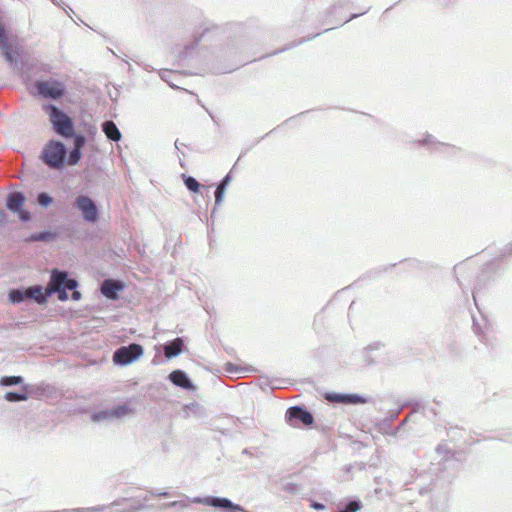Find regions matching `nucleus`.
<instances>
[{"label": "nucleus", "mask_w": 512, "mask_h": 512, "mask_svg": "<svg viewBox=\"0 0 512 512\" xmlns=\"http://www.w3.org/2000/svg\"><path fill=\"white\" fill-rule=\"evenodd\" d=\"M64 276L58 269H53L49 279V289L54 290V294L57 293L58 299L62 302L67 301L69 298V291L63 288Z\"/></svg>", "instance_id": "12"}, {"label": "nucleus", "mask_w": 512, "mask_h": 512, "mask_svg": "<svg viewBox=\"0 0 512 512\" xmlns=\"http://www.w3.org/2000/svg\"><path fill=\"white\" fill-rule=\"evenodd\" d=\"M71 299L74 301H78L81 299V293L76 289L72 291Z\"/></svg>", "instance_id": "48"}, {"label": "nucleus", "mask_w": 512, "mask_h": 512, "mask_svg": "<svg viewBox=\"0 0 512 512\" xmlns=\"http://www.w3.org/2000/svg\"><path fill=\"white\" fill-rule=\"evenodd\" d=\"M192 503L203 504L216 509L222 510L223 512H249L240 504L234 503L232 500L226 497L219 496H205V497H194L191 499Z\"/></svg>", "instance_id": "6"}, {"label": "nucleus", "mask_w": 512, "mask_h": 512, "mask_svg": "<svg viewBox=\"0 0 512 512\" xmlns=\"http://www.w3.org/2000/svg\"><path fill=\"white\" fill-rule=\"evenodd\" d=\"M66 139H73V147L82 150L86 145L87 138L84 134L76 133L73 129L72 135L65 137Z\"/></svg>", "instance_id": "27"}, {"label": "nucleus", "mask_w": 512, "mask_h": 512, "mask_svg": "<svg viewBox=\"0 0 512 512\" xmlns=\"http://www.w3.org/2000/svg\"><path fill=\"white\" fill-rule=\"evenodd\" d=\"M172 75V71L171 70H168V69H162L159 71V76L160 78L166 82L170 87L172 88H177V86L175 84H173L170 80V77Z\"/></svg>", "instance_id": "40"}, {"label": "nucleus", "mask_w": 512, "mask_h": 512, "mask_svg": "<svg viewBox=\"0 0 512 512\" xmlns=\"http://www.w3.org/2000/svg\"><path fill=\"white\" fill-rule=\"evenodd\" d=\"M26 289L29 300H33L39 305L47 304L49 298L54 294V290H50L49 285L46 289L41 285H32L26 287Z\"/></svg>", "instance_id": "14"}, {"label": "nucleus", "mask_w": 512, "mask_h": 512, "mask_svg": "<svg viewBox=\"0 0 512 512\" xmlns=\"http://www.w3.org/2000/svg\"><path fill=\"white\" fill-rule=\"evenodd\" d=\"M145 506L140 504L138 506H131V508L129 509V512H135V511H138V510H141V509H144Z\"/></svg>", "instance_id": "51"}, {"label": "nucleus", "mask_w": 512, "mask_h": 512, "mask_svg": "<svg viewBox=\"0 0 512 512\" xmlns=\"http://www.w3.org/2000/svg\"><path fill=\"white\" fill-rule=\"evenodd\" d=\"M4 399L8 402H21L29 399L27 391H9L4 395Z\"/></svg>", "instance_id": "26"}, {"label": "nucleus", "mask_w": 512, "mask_h": 512, "mask_svg": "<svg viewBox=\"0 0 512 512\" xmlns=\"http://www.w3.org/2000/svg\"><path fill=\"white\" fill-rule=\"evenodd\" d=\"M192 503L203 504L216 509L222 510L223 512H249L240 504L234 503L232 500L226 497L219 496H205V497H194L191 499Z\"/></svg>", "instance_id": "5"}, {"label": "nucleus", "mask_w": 512, "mask_h": 512, "mask_svg": "<svg viewBox=\"0 0 512 512\" xmlns=\"http://www.w3.org/2000/svg\"><path fill=\"white\" fill-rule=\"evenodd\" d=\"M225 193H226V189L220 187L219 185L216 186V190L214 193L215 194V206H219L222 203Z\"/></svg>", "instance_id": "41"}, {"label": "nucleus", "mask_w": 512, "mask_h": 512, "mask_svg": "<svg viewBox=\"0 0 512 512\" xmlns=\"http://www.w3.org/2000/svg\"><path fill=\"white\" fill-rule=\"evenodd\" d=\"M512 254V242L509 243L504 249V255Z\"/></svg>", "instance_id": "50"}, {"label": "nucleus", "mask_w": 512, "mask_h": 512, "mask_svg": "<svg viewBox=\"0 0 512 512\" xmlns=\"http://www.w3.org/2000/svg\"><path fill=\"white\" fill-rule=\"evenodd\" d=\"M6 40H8V34L3 24L0 23V44L6 46Z\"/></svg>", "instance_id": "42"}, {"label": "nucleus", "mask_w": 512, "mask_h": 512, "mask_svg": "<svg viewBox=\"0 0 512 512\" xmlns=\"http://www.w3.org/2000/svg\"><path fill=\"white\" fill-rule=\"evenodd\" d=\"M168 379L171 383H173L175 386L180 387L182 389L188 390V391H194L196 389L194 383L188 376V374L180 369L172 371Z\"/></svg>", "instance_id": "15"}, {"label": "nucleus", "mask_w": 512, "mask_h": 512, "mask_svg": "<svg viewBox=\"0 0 512 512\" xmlns=\"http://www.w3.org/2000/svg\"><path fill=\"white\" fill-rule=\"evenodd\" d=\"M226 371L229 372V373H234V372H237V368L234 364L232 363H227L226 364Z\"/></svg>", "instance_id": "49"}, {"label": "nucleus", "mask_w": 512, "mask_h": 512, "mask_svg": "<svg viewBox=\"0 0 512 512\" xmlns=\"http://www.w3.org/2000/svg\"><path fill=\"white\" fill-rule=\"evenodd\" d=\"M174 145H175V148H176L177 150H180V148H179V147H180V146H183V143H179V141H178V140H176Z\"/></svg>", "instance_id": "52"}, {"label": "nucleus", "mask_w": 512, "mask_h": 512, "mask_svg": "<svg viewBox=\"0 0 512 512\" xmlns=\"http://www.w3.org/2000/svg\"><path fill=\"white\" fill-rule=\"evenodd\" d=\"M368 10H369V8H368L366 11L362 12V13H355V14H351V15H350V17H349L348 19H346V20H344V21H339V22H337L336 26H341V25H343L344 23H346V22H348V21H351V20H353V19L358 18L360 15H362V14L366 13Z\"/></svg>", "instance_id": "44"}, {"label": "nucleus", "mask_w": 512, "mask_h": 512, "mask_svg": "<svg viewBox=\"0 0 512 512\" xmlns=\"http://www.w3.org/2000/svg\"><path fill=\"white\" fill-rule=\"evenodd\" d=\"M188 506L189 505L187 502L180 500V501L166 502V503L162 504L161 509H170V508H174V507H179L181 509H185Z\"/></svg>", "instance_id": "39"}, {"label": "nucleus", "mask_w": 512, "mask_h": 512, "mask_svg": "<svg viewBox=\"0 0 512 512\" xmlns=\"http://www.w3.org/2000/svg\"><path fill=\"white\" fill-rule=\"evenodd\" d=\"M34 88L39 97L55 101L62 99L67 91L65 84L54 78L36 80Z\"/></svg>", "instance_id": "4"}, {"label": "nucleus", "mask_w": 512, "mask_h": 512, "mask_svg": "<svg viewBox=\"0 0 512 512\" xmlns=\"http://www.w3.org/2000/svg\"><path fill=\"white\" fill-rule=\"evenodd\" d=\"M243 454H249L248 450H247V449H244V450H243Z\"/></svg>", "instance_id": "57"}, {"label": "nucleus", "mask_w": 512, "mask_h": 512, "mask_svg": "<svg viewBox=\"0 0 512 512\" xmlns=\"http://www.w3.org/2000/svg\"><path fill=\"white\" fill-rule=\"evenodd\" d=\"M42 110L48 115L53 131L57 135L63 138L72 135L75 124L68 114L52 103L43 104Z\"/></svg>", "instance_id": "3"}, {"label": "nucleus", "mask_w": 512, "mask_h": 512, "mask_svg": "<svg viewBox=\"0 0 512 512\" xmlns=\"http://www.w3.org/2000/svg\"><path fill=\"white\" fill-rule=\"evenodd\" d=\"M60 273H62L63 275H65V280L63 281V288L66 290V291H73L75 289H77L78 287V281L74 278H71L68 274V272L66 271H63V270H59Z\"/></svg>", "instance_id": "32"}, {"label": "nucleus", "mask_w": 512, "mask_h": 512, "mask_svg": "<svg viewBox=\"0 0 512 512\" xmlns=\"http://www.w3.org/2000/svg\"><path fill=\"white\" fill-rule=\"evenodd\" d=\"M200 40L201 36H195L190 43L185 44L183 48L178 52L177 57L179 61H185L191 58L196 47L199 45Z\"/></svg>", "instance_id": "19"}, {"label": "nucleus", "mask_w": 512, "mask_h": 512, "mask_svg": "<svg viewBox=\"0 0 512 512\" xmlns=\"http://www.w3.org/2000/svg\"><path fill=\"white\" fill-rule=\"evenodd\" d=\"M141 65H142V67H143L145 70H147V71H151V70H153V68H151V67H150L149 65H147V64H141Z\"/></svg>", "instance_id": "54"}, {"label": "nucleus", "mask_w": 512, "mask_h": 512, "mask_svg": "<svg viewBox=\"0 0 512 512\" xmlns=\"http://www.w3.org/2000/svg\"><path fill=\"white\" fill-rule=\"evenodd\" d=\"M490 280V273L487 270H483L476 278V283L474 285V288L472 290V296L474 299V302H477V294L481 289L485 287L486 282Z\"/></svg>", "instance_id": "22"}, {"label": "nucleus", "mask_w": 512, "mask_h": 512, "mask_svg": "<svg viewBox=\"0 0 512 512\" xmlns=\"http://www.w3.org/2000/svg\"><path fill=\"white\" fill-rule=\"evenodd\" d=\"M81 159H82V150L73 147L67 153L66 164L72 165V166L77 165L81 161Z\"/></svg>", "instance_id": "28"}, {"label": "nucleus", "mask_w": 512, "mask_h": 512, "mask_svg": "<svg viewBox=\"0 0 512 512\" xmlns=\"http://www.w3.org/2000/svg\"><path fill=\"white\" fill-rule=\"evenodd\" d=\"M367 402L368 399L360 394L347 393L346 405L365 404Z\"/></svg>", "instance_id": "33"}, {"label": "nucleus", "mask_w": 512, "mask_h": 512, "mask_svg": "<svg viewBox=\"0 0 512 512\" xmlns=\"http://www.w3.org/2000/svg\"><path fill=\"white\" fill-rule=\"evenodd\" d=\"M460 151V148L456 147L455 145H451L448 143H440V150L438 152L445 153L449 156L456 155Z\"/></svg>", "instance_id": "36"}, {"label": "nucleus", "mask_w": 512, "mask_h": 512, "mask_svg": "<svg viewBox=\"0 0 512 512\" xmlns=\"http://www.w3.org/2000/svg\"><path fill=\"white\" fill-rule=\"evenodd\" d=\"M184 341L181 337H177L163 345V352L166 358L171 359L179 356L183 352Z\"/></svg>", "instance_id": "16"}, {"label": "nucleus", "mask_w": 512, "mask_h": 512, "mask_svg": "<svg viewBox=\"0 0 512 512\" xmlns=\"http://www.w3.org/2000/svg\"><path fill=\"white\" fill-rule=\"evenodd\" d=\"M362 503L359 499L349 500L342 508L337 512H357L361 509Z\"/></svg>", "instance_id": "30"}, {"label": "nucleus", "mask_w": 512, "mask_h": 512, "mask_svg": "<svg viewBox=\"0 0 512 512\" xmlns=\"http://www.w3.org/2000/svg\"><path fill=\"white\" fill-rule=\"evenodd\" d=\"M105 509V506H94V507H88V508H74V509H63V510H57L53 512H103Z\"/></svg>", "instance_id": "35"}, {"label": "nucleus", "mask_w": 512, "mask_h": 512, "mask_svg": "<svg viewBox=\"0 0 512 512\" xmlns=\"http://www.w3.org/2000/svg\"><path fill=\"white\" fill-rule=\"evenodd\" d=\"M286 422L293 427L311 426L314 423L312 413L303 406H291L285 413Z\"/></svg>", "instance_id": "9"}, {"label": "nucleus", "mask_w": 512, "mask_h": 512, "mask_svg": "<svg viewBox=\"0 0 512 512\" xmlns=\"http://www.w3.org/2000/svg\"><path fill=\"white\" fill-rule=\"evenodd\" d=\"M318 35H320V33H317V34H315V35H313V36H311V37H308L307 39H302V40H300V41H298V42H291L289 45L285 46L284 48H282V49H280V50H277V51H274L271 55H276V54H278V53H281V52H284V51H286V50H289V49H291V48H293V47H295V46H297V45H299V44L303 43L304 41H309V40L314 39V38H315V37H317Z\"/></svg>", "instance_id": "38"}, {"label": "nucleus", "mask_w": 512, "mask_h": 512, "mask_svg": "<svg viewBox=\"0 0 512 512\" xmlns=\"http://www.w3.org/2000/svg\"><path fill=\"white\" fill-rule=\"evenodd\" d=\"M347 393H328L327 399L336 403L346 405Z\"/></svg>", "instance_id": "37"}, {"label": "nucleus", "mask_w": 512, "mask_h": 512, "mask_svg": "<svg viewBox=\"0 0 512 512\" xmlns=\"http://www.w3.org/2000/svg\"><path fill=\"white\" fill-rule=\"evenodd\" d=\"M419 145L425 146L432 151L438 152L440 150V141H438L433 135L426 134L421 140L417 141Z\"/></svg>", "instance_id": "24"}, {"label": "nucleus", "mask_w": 512, "mask_h": 512, "mask_svg": "<svg viewBox=\"0 0 512 512\" xmlns=\"http://www.w3.org/2000/svg\"><path fill=\"white\" fill-rule=\"evenodd\" d=\"M22 382L23 377L18 375L3 376L0 378V385L3 387L20 385Z\"/></svg>", "instance_id": "29"}, {"label": "nucleus", "mask_w": 512, "mask_h": 512, "mask_svg": "<svg viewBox=\"0 0 512 512\" xmlns=\"http://www.w3.org/2000/svg\"><path fill=\"white\" fill-rule=\"evenodd\" d=\"M150 494L153 496L167 497L169 495L166 491L151 490Z\"/></svg>", "instance_id": "47"}, {"label": "nucleus", "mask_w": 512, "mask_h": 512, "mask_svg": "<svg viewBox=\"0 0 512 512\" xmlns=\"http://www.w3.org/2000/svg\"><path fill=\"white\" fill-rule=\"evenodd\" d=\"M36 201L40 207L47 208L53 203L54 199L49 193L42 191L37 194Z\"/></svg>", "instance_id": "31"}, {"label": "nucleus", "mask_w": 512, "mask_h": 512, "mask_svg": "<svg viewBox=\"0 0 512 512\" xmlns=\"http://www.w3.org/2000/svg\"><path fill=\"white\" fill-rule=\"evenodd\" d=\"M231 181H232V176H231V173L229 172L222 178V180L217 185H219L220 187H222L224 189H227V187Z\"/></svg>", "instance_id": "43"}, {"label": "nucleus", "mask_w": 512, "mask_h": 512, "mask_svg": "<svg viewBox=\"0 0 512 512\" xmlns=\"http://www.w3.org/2000/svg\"><path fill=\"white\" fill-rule=\"evenodd\" d=\"M472 272L473 271L468 267V265L464 263H460L454 267V275L463 292H465V289L467 288L464 282L468 277H470Z\"/></svg>", "instance_id": "18"}, {"label": "nucleus", "mask_w": 512, "mask_h": 512, "mask_svg": "<svg viewBox=\"0 0 512 512\" xmlns=\"http://www.w3.org/2000/svg\"><path fill=\"white\" fill-rule=\"evenodd\" d=\"M74 205L81 212L85 221L89 223L98 221L99 209L92 198L87 195H79L76 197Z\"/></svg>", "instance_id": "10"}, {"label": "nucleus", "mask_w": 512, "mask_h": 512, "mask_svg": "<svg viewBox=\"0 0 512 512\" xmlns=\"http://www.w3.org/2000/svg\"><path fill=\"white\" fill-rule=\"evenodd\" d=\"M125 288L123 281L118 279H104L101 283L100 290L103 296L110 300H116L119 292Z\"/></svg>", "instance_id": "13"}, {"label": "nucleus", "mask_w": 512, "mask_h": 512, "mask_svg": "<svg viewBox=\"0 0 512 512\" xmlns=\"http://www.w3.org/2000/svg\"><path fill=\"white\" fill-rule=\"evenodd\" d=\"M182 178L185 187L187 188L188 191L192 193H199L201 188L203 187L202 184H200L197 181V179L193 176L183 174Z\"/></svg>", "instance_id": "25"}, {"label": "nucleus", "mask_w": 512, "mask_h": 512, "mask_svg": "<svg viewBox=\"0 0 512 512\" xmlns=\"http://www.w3.org/2000/svg\"><path fill=\"white\" fill-rule=\"evenodd\" d=\"M420 408H422L421 404H420L419 402H416V403L414 404V409H415V410H419Z\"/></svg>", "instance_id": "55"}, {"label": "nucleus", "mask_w": 512, "mask_h": 512, "mask_svg": "<svg viewBox=\"0 0 512 512\" xmlns=\"http://www.w3.org/2000/svg\"><path fill=\"white\" fill-rule=\"evenodd\" d=\"M68 148L60 140L51 139L43 147L39 160L50 169H63L66 165Z\"/></svg>", "instance_id": "2"}, {"label": "nucleus", "mask_w": 512, "mask_h": 512, "mask_svg": "<svg viewBox=\"0 0 512 512\" xmlns=\"http://www.w3.org/2000/svg\"><path fill=\"white\" fill-rule=\"evenodd\" d=\"M336 9V6H333L330 10H328V13H333V11Z\"/></svg>", "instance_id": "56"}, {"label": "nucleus", "mask_w": 512, "mask_h": 512, "mask_svg": "<svg viewBox=\"0 0 512 512\" xmlns=\"http://www.w3.org/2000/svg\"><path fill=\"white\" fill-rule=\"evenodd\" d=\"M25 202L26 196L22 191L10 192L5 199V205L9 211L17 214L22 222H29L31 220V213L24 209Z\"/></svg>", "instance_id": "8"}, {"label": "nucleus", "mask_w": 512, "mask_h": 512, "mask_svg": "<svg viewBox=\"0 0 512 512\" xmlns=\"http://www.w3.org/2000/svg\"><path fill=\"white\" fill-rule=\"evenodd\" d=\"M310 506L315 510H323L325 509V505L318 501H311Z\"/></svg>", "instance_id": "46"}, {"label": "nucleus", "mask_w": 512, "mask_h": 512, "mask_svg": "<svg viewBox=\"0 0 512 512\" xmlns=\"http://www.w3.org/2000/svg\"><path fill=\"white\" fill-rule=\"evenodd\" d=\"M8 299L13 304H20L29 300L27 289L24 287L11 289L8 293Z\"/></svg>", "instance_id": "21"}, {"label": "nucleus", "mask_w": 512, "mask_h": 512, "mask_svg": "<svg viewBox=\"0 0 512 512\" xmlns=\"http://www.w3.org/2000/svg\"><path fill=\"white\" fill-rule=\"evenodd\" d=\"M384 346L380 341L372 342L367 347L364 348L362 352V357L364 362L367 365H374L376 363L375 359L372 357L371 353L373 351L379 350Z\"/></svg>", "instance_id": "20"}, {"label": "nucleus", "mask_w": 512, "mask_h": 512, "mask_svg": "<svg viewBox=\"0 0 512 512\" xmlns=\"http://www.w3.org/2000/svg\"><path fill=\"white\" fill-rule=\"evenodd\" d=\"M459 465L455 453L447 444H439L430 467L419 475L417 487L420 495L430 493L431 512H447L449 491Z\"/></svg>", "instance_id": "1"}, {"label": "nucleus", "mask_w": 512, "mask_h": 512, "mask_svg": "<svg viewBox=\"0 0 512 512\" xmlns=\"http://www.w3.org/2000/svg\"><path fill=\"white\" fill-rule=\"evenodd\" d=\"M58 236L57 232H53L50 230H42L37 233H33L30 235V241H39V242H49L55 240Z\"/></svg>", "instance_id": "23"}, {"label": "nucleus", "mask_w": 512, "mask_h": 512, "mask_svg": "<svg viewBox=\"0 0 512 512\" xmlns=\"http://www.w3.org/2000/svg\"><path fill=\"white\" fill-rule=\"evenodd\" d=\"M7 222L6 212L0 208V228L3 227Z\"/></svg>", "instance_id": "45"}, {"label": "nucleus", "mask_w": 512, "mask_h": 512, "mask_svg": "<svg viewBox=\"0 0 512 512\" xmlns=\"http://www.w3.org/2000/svg\"><path fill=\"white\" fill-rule=\"evenodd\" d=\"M0 50L2 51V55H3V57L5 58V60L7 62H9V63L15 62V57H14V54L12 52V46L9 43L8 40H6V46L5 47L0 44Z\"/></svg>", "instance_id": "34"}, {"label": "nucleus", "mask_w": 512, "mask_h": 512, "mask_svg": "<svg viewBox=\"0 0 512 512\" xmlns=\"http://www.w3.org/2000/svg\"><path fill=\"white\" fill-rule=\"evenodd\" d=\"M132 408L127 404L117 405L111 409H103L95 411L91 414L93 422L112 421L114 419H121L132 413Z\"/></svg>", "instance_id": "11"}, {"label": "nucleus", "mask_w": 512, "mask_h": 512, "mask_svg": "<svg viewBox=\"0 0 512 512\" xmlns=\"http://www.w3.org/2000/svg\"><path fill=\"white\" fill-rule=\"evenodd\" d=\"M101 130L105 134L108 140L113 142H119L122 138V133L112 120H105L101 124Z\"/></svg>", "instance_id": "17"}, {"label": "nucleus", "mask_w": 512, "mask_h": 512, "mask_svg": "<svg viewBox=\"0 0 512 512\" xmlns=\"http://www.w3.org/2000/svg\"><path fill=\"white\" fill-rule=\"evenodd\" d=\"M174 145H175V148H176L177 150H180V148H179V147H180V146H183V143H179V141H178V140H176Z\"/></svg>", "instance_id": "53"}, {"label": "nucleus", "mask_w": 512, "mask_h": 512, "mask_svg": "<svg viewBox=\"0 0 512 512\" xmlns=\"http://www.w3.org/2000/svg\"><path fill=\"white\" fill-rule=\"evenodd\" d=\"M144 354V348L138 343L120 346L113 353V362L118 366H127L137 361Z\"/></svg>", "instance_id": "7"}]
</instances>
